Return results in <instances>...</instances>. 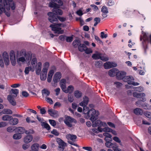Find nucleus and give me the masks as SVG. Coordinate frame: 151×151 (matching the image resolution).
I'll return each mask as SVG.
<instances>
[{
  "mask_svg": "<svg viewBox=\"0 0 151 151\" xmlns=\"http://www.w3.org/2000/svg\"><path fill=\"white\" fill-rule=\"evenodd\" d=\"M83 107V111L84 114H88L90 110L88 107L87 106H84Z\"/></svg>",
  "mask_w": 151,
  "mask_h": 151,
  "instance_id": "obj_44",
  "label": "nucleus"
},
{
  "mask_svg": "<svg viewBox=\"0 0 151 151\" xmlns=\"http://www.w3.org/2000/svg\"><path fill=\"white\" fill-rule=\"evenodd\" d=\"M47 77V75L41 73L40 75V78L42 80H45Z\"/></svg>",
  "mask_w": 151,
  "mask_h": 151,
  "instance_id": "obj_50",
  "label": "nucleus"
},
{
  "mask_svg": "<svg viewBox=\"0 0 151 151\" xmlns=\"http://www.w3.org/2000/svg\"><path fill=\"white\" fill-rule=\"evenodd\" d=\"M95 65L98 67H101L102 66V62L101 61H96L95 63Z\"/></svg>",
  "mask_w": 151,
  "mask_h": 151,
  "instance_id": "obj_49",
  "label": "nucleus"
},
{
  "mask_svg": "<svg viewBox=\"0 0 151 151\" xmlns=\"http://www.w3.org/2000/svg\"><path fill=\"white\" fill-rule=\"evenodd\" d=\"M74 95L76 98H79L82 96V93L80 91L77 90L74 92Z\"/></svg>",
  "mask_w": 151,
  "mask_h": 151,
  "instance_id": "obj_39",
  "label": "nucleus"
},
{
  "mask_svg": "<svg viewBox=\"0 0 151 151\" xmlns=\"http://www.w3.org/2000/svg\"><path fill=\"white\" fill-rule=\"evenodd\" d=\"M123 81L127 82V84L125 85V87L127 89H129L132 87V79L131 76H127L123 78Z\"/></svg>",
  "mask_w": 151,
  "mask_h": 151,
  "instance_id": "obj_6",
  "label": "nucleus"
},
{
  "mask_svg": "<svg viewBox=\"0 0 151 151\" xmlns=\"http://www.w3.org/2000/svg\"><path fill=\"white\" fill-rule=\"evenodd\" d=\"M103 135L105 137L108 138H110V140H112V136L110 134L106 132H105L104 133Z\"/></svg>",
  "mask_w": 151,
  "mask_h": 151,
  "instance_id": "obj_53",
  "label": "nucleus"
},
{
  "mask_svg": "<svg viewBox=\"0 0 151 151\" xmlns=\"http://www.w3.org/2000/svg\"><path fill=\"white\" fill-rule=\"evenodd\" d=\"M47 15L49 16L48 19L51 22H57L58 20L57 18L56 17L54 13L49 12L48 13Z\"/></svg>",
  "mask_w": 151,
  "mask_h": 151,
  "instance_id": "obj_10",
  "label": "nucleus"
},
{
  "mask_svg": "<svg viewBox=\"0 0 151 151\" xmlns=\"http://www.w3.org/2000/svg\"><path fill=\"white\" fill-rule=\"evenodd\" d=\"M42 94L43 96L47 97L50 94V91L46 89H44L42 90Z\"/></svg>",
  "mask_w": 151,
  "mask_h": 151,
  "instance_id": "obj_30",
  "label": "nucleus"
},
{
  "mask_svg": "<svg viewBox=\"0 0 151 151\" xmlns=\"http://www.w3.org/2000/svg\"><path fill=\"white\" fill-rule=\"evenodd\" d=\"M7 4L9 5L10 7H11L12 10H14L15 9V5L14 2L12 1L9 4L7 2Z\"/></svg>",
  "mask_w": 151,
  "mask_h": 151,
  "instance_id": "obj_45",
  "label": "nucleus"
},
{
  "mask_svg": "<svg viewBox=\"0 0 151 151\" xmlns=\"http://www.w3.org/2000/svg\"><path fill=\"white\" fill-rule=\"evenodd\" d=\"M3 3L0 4V14L2 13L3 12H5L6 15L9 17L10 15L9 12H6L5 10V9L7 10H9L10 9V6L9 4H7V1L6 0H3Z\"/></svg>",
  "mask_w": 151,
  "mask_h": 151,
  "instance_id": "obj_2",
  "label": "nucleus"
},
{
  "mask_svg": "<svg viewBox=\"0 0 151 151\" xmlns=\"http://www.w3.org/2000/svg\"><path fill=\"white\" fill-rule=\"evenodd\" d=\"M85 52L87 54H90L92 53V50L90 48H88L86 47V48H85L84 50Z\"/></svg>",
  "mask_w": 151,
  "mask_h": 151,
  "instance_id": "obj_51",
  "label": "nucleus"
},
{
  "mask_svg": "<svg viewBox=\"0 0 151 151\" xmlns=\"http://www.w3.org/2000/svg\"><path fill=\"white\" fill-rule=\"evenodd\" d=\"M7 99L12 105L13 106H15L16 105V102L15 101L14 99L13 96L12 94H11L8 95Z\"/></svg>",
  "mask_w": 151,
  "mask_h": 151,
  "instance_id": "obj_17",
  "label": "nucleus"
},
{
  "mask_svg": "<svg viewBox=\"0 0 151 151\" xmlns=\"http://www.w3.org/2000/svg\"><path fill=\"white\" fill-rule=\"evenodd\" d=\"M141 107L146 109H151V105L146 104H144L141 105Z\"/></svg>",
  "mask_w": 151,
  "mask_h": 151,
  "instance_id": "obj_41",
  "label": "nucleus"
},
{
  "mask_svg": "<svg viewBox=\"0 0 151 151\" xmlns=\"http://www.w3.org/2000/svg\"><path fill=\"white\" fill-rule=\"evenodd\" d=\"M100 59L104 61H106L108 60L109 58L105 56H102L101 55Z\"/></svg>",
  "mask_w": 151,
  "mask_h": 151,
  "instance_id": "obj_63",
  "label": "nucleus"
},
{
  "mask_svg": "<svg viewBox=\"0 0 151 151\" xmlns=\"http://www.w3.org/2000/svg\"><path fill=\"white\" fill-rule=\"evenodd\" d=\"M12 119V116L9 115H4L2 117V119L3 121H9Z\"/></svg>",
  "mask_w": 151,
  "mask_h": 151,
  "instance_id": "obj_33",
  "label": "nucleus"
},
{
  "mask_svg": "<svg viewBox=\"0 0 151 151\" xmlns=\"http://www.w3.org/2000/svg\"><path fill=\"white\" fill-rule=\"evenodd\" d=\"M105 127L102 128L101 127H98V129L100 132H110L111 131V129L109 127Z\"/></svg>",
  "mask_w": 151,
  "mask_h": 151,
  "instance_id": "obj_23",
  "label": "nucleus"
},
{
  "mask_svg": "<svg viewBox=\"0 0 151 151\" xmlns=\"http://www.w3.org/2000/svg\"><path fill=\"white\" fill-rule=\"evenodd\" d=\"M56 141L58 145V147L60 149V150L63 151L66 146V143L59 138H57Z\"/></svg>",
  "mask_w": 151,
  "mask_h": 151,
  "instance_id": "obj_8",
  "label": "nucleus"
},
{
  "mask_svg": "<svg viewBox=\"0 0 151 151\" xmlns=\"http://www.w3.org/2000/svg\"><path fill=\"white\" fill-rule=\"evenodd\" d=\"M105 145L108 147H111L113 146V144L110 142H106L105 143Z\"/></svg>",
  "mask_w": 151,
  "mask_h": 151,
  "instance_id": "obj_59",
  "label": "nucleus"
},
{
  "mask_svg": "<svg viewBox=\"0 0 151 151\" xmlns=\"http://www.w3.org/2000/svg\"><path fill=\"white\" fill-rule=\"evenodd\" d=\"M101 55V53L97 52L96 53L93 54L92 55V57L93 59L96 60L100 59Z\"/></svg>",
  "mask_w": 151,
  "mask_h": 151,
  "instance_id": "obj_38",
  "label": "nucleus"
},
{
  "mask_svg": "<svg viewBox=\"0 0 151 151\" xmlns=\"http://www.w3.org/2000/svg\"><path fill=\"white\" fill-rule=\"evenodd\" d=\"M133 89L135 91L139 92L143 91L144 90L143 87L140 86L134 88L133 87Z\"/></svg>",
  "mask_w": 151,
  "mask_h": 151,
  "instance_id": "obj_43",
  "label": "nucleus"
},
{
  "mask_svg": "<svg viewBox=\"0 0 151 151\" xmlns=\"http://www.w3.org/2000/svg\"><path fill=\"white\" fill-rule=\"evenodd\" d=\"M39 144L37 143L33 144L31 147L32 150L35 151H38L39 149Z\"/></svg>",
  "mask_w": 151,
  "mask_h": 151,
  "instance_id": "obj_31",
  "label": "nucleus"
},
{
  "mask_svg": "<svg viewBox=\"0 0 151 151\" xmlns=\"http://www.w3.org/2000/svg\"><path fill=\"white\" fill-rule=\"evenodd\" d=\"M13 137L14 139H19L21 138L22 135L20 134L16 133L13 135Z\"/></svg>",
  "mask_w": 151,
  "mask_h": 151,
  "instance_id": "obj_42",
  "label": "nucleus"
},
{
  "mask_svg": "<svg viewBox=\"0 0 151 151\" xmlns=\"http://www.w3.org/2000/svg\"><path fill=\"white\" fill-rule=\"evenodd\" d=\"M41 125L48 130L50 129V125L47 123H45L44 122H41Z\"/></svg>",
  "mask_w": 151,
  "mask_h": 151,
  "instance_id": "obj_40",
  "label": "nucleus"
},
{
  "mask_svg": "<svg viewBox=\"0 0 151 151\" xmlns=\"http://www.w3.org/2000/svg\"><path fill=\"white\" fill-rule=\"evenodd\" d=\"M126 73L124 71H120L118 72L116 74V76L117 78L119 79H123L125 77L126 75Z\"/></svg>",
  "mask_w": 151,
  "mask_h": 151,
  "instance_id": "obj_15",
  "label": "nucleus"
},
{
  "mask_svg": "<svg viewBox=\"0 0 151 151\" xmlns=\"http://www.w3.org/2000/svg\"><path fill=\"white\" fill-rule=\"evenodd\" d=\"M92 126L93 127H96L97 126H99V127H106L107 126V124L106 122H102L99 120H98L93 123Z\"/></svg>",
  "mask_w": 151,
  "mask_h": 151,
  "instance_id": "obj_7",
  "label": "nucleus"
},
{
  "mask_svg": "<svg viewBox=\"0 0 151 151\" xmlns=\"http://www.w3.org/2000/svg\"><path fill=\"white\" fill-rule=\"evenodd\" d=\"M134 112L136 115H142L143 114V111L141 109L137 108L134 109Z\"/></svg>",
  "mask_w": 151,
  "mask_h": 151,
  "instance_id": "obj_28",
  "label": "nucleus"
},
{
  "mask_svg": "<svg viewBox=\"0 0 151 151\" xmlns=\"http://www.w3.org/2000/svg\"><path fill=\"white\" fill-rule=\"evenodd\" d=\"M143 40L145 41H150V43L151 44V35L150 36V40H149L148 38L147 37L146 33H144L143 34Z\"/></svg>",
  "mask_w": 151,
  "mask_h": 151,
  "instance_id": "obj_36",
  "label": "nucleus"
},
{
  "mask_svg": "<svg viewBox=\"0 0 151 151\" xmlns=\"http://www.w3.org/2000/svg\"><path fill=\"white\" fill-rule=\"evenodd\" d=\"M54 71L53 70H51L48 73L47 78V81L48 82H50L51 81Z\"/></svg>",
  "mask_w": 151,
  "mask_h": 151,
  "instance_id": "obj_25",
  "label": "nucleus"
},
{
  "mask_svg": "<svg viewBox=\"0 0 151 151\" xmlns=\"http://www.w3.org/2000/svg\"><path fill=\"white\" fill-rule=\"evenodd\" d=\"M49 114L51 116L54 117H57L58 116V112L55 110L50 109L48 110Z\"/></svg>",
  "mask_w": 151,
  "mask_h": 151,
  "instance_id": "obj_13",
  "label": "nucleus"
},
{
  "mask_svg": "<svg viewBox=\"0 0 151 151\" xmlns=\"http://www.w3.org/2000/svg\"><path fill=\"white\" fill-rule=\"evenodd\" d=\"M61 88L63 91L66 88V80L65 79H61L60 82Z\"/></svg>",
  "mask_w": 151,
  "mask_h": 151,
  "instance_id": "obj_22",
  "label": "nucleus"
},
{
  "mask_svg": "<svg viewBox=\"0 0 151 151\" xmlns=\"http://www.w3.org/2000/svg\"><path fill=\"white\" fill-rule=\"evenodd\" d=\"M49 122L50 124L53 127H55L56 125V122L54 120L49 119Z\"/></svg>",
  "mask_w": 151,
  "mask_h": 151,
  "instance_id": "obj_52",
  "label": "nucleus"
},
{
  "mask_svg": "<svg viewBox=\"0 0 151 151\" xmlns=\"http://www.w3.org/2000/svg\"><path fill=\"white\" fill-rule=\"evenodd\" d=\"M61 74L60 72H58L56 73L54 75L53 81L55 83L57 82L61 78Z\"/></svg>",
  "mask_w": 151,
  "mask_h": 151,
  "instance_id": "obj_16",
  "label": "nucleus"
},
{
  "mask_svg": "<svg viewBox=\"0 0 151 151\" xmlns=\"http://www.w3.org/2000/svg\"><path fill=\"white\" fill-rule=\"evenodd\" d=\"M108 36L107 34H105L104 32H101V37L103 39L104 38H106Z\"/></svg>",
  "mask_w": 151,
  "mask_h": 151,
  "instance_id": "obj_58",
  "label": "nucleus"
},
{
  "mask_svg": "<svg viewBox=\"0 0 151 151\" xmlns=\"http://www.w3.org/2000/svg\"><path fill=\"white\" fill-rule=\"evenodd\" d=\"M2 113L5 114H11L12 113V111L9 109H4L2 111Z\"/></svg>",
  "mask_w": 151,
  "mask_h": 151,
  "instance_id": "obj_34",
  "label": "nucleus"
},
{
  "mask_svg": "<svg viewBox=\"0 0 151 151\" xmlns=\"http://www.w3.org/2000/svg\"><path fill=\"white\" fill-rule=\"evenodd\" d=\"M51 133L57 136H58L59 134V133L57 131V130L55 129H53L51 131Z\"/></svg>",
  "mask_w": 151,
  "mask_h": 151,
  "instance_id": "obj_61",
  "label": "nucleus"
},
{
  "mask_svg": "<svg viewBox=\"0 0 151 151\" xmlns=\"http://www.w3.org/2000/svg\"><path fill=\"white\" fill-rule=\"evenodd\" d=\"M118 70L116 68H114L110 70L109 71V75L110 76H114L118 73Z\"/></svg>",
  "mask_w": 151,
  "mask_h": 151,
  "instance_id": "obj_20",
  "label": "nucleus"
},
{
  "mask_svg": "<svg viewBox=\"0 0 151 151\" xmlns=\"http://www.w3.org/2000/svg\"><path fill=\"white\" fill-rule=\"evenodd\" d=\"M86 48V46L84 44H80L78 46V50L81 52L84 51Z\"/></svg>",
  "mask_w": 151,
  "mask_h": 151,
  "instance_id": "obj_35",
  "label": "nucleus"
},
{
  "mask_svg": "<svg viewBox=\"0 0 151 151\" xmlns=\"http://www.w3.org/2000/svg\"><path fill=\"white\" fill-rule=\"evenodd\" d=\"M133 95L134 97L139 98L141 96H145V93H137L135 92L133 93Z\"/></svg>",
  "mask_w": 151,
  "mask_h": 151,
  "instance_id": "obj_29",
  "label": "nucleus"
},
{
  "mask_svg": "<svg viewBox=\"0 0 151 151\" xmlns=\"http://www.w3.org/2000/svg\"><path fill=\"white\" fill-rule=\"evenodd\" d=\"M114 3L113 1L109 0L108 2L107 5L109 6H111L114 5Z\"/></svg>",
  "mask_w": 151,
  "mask_h": 151,
  "instance_id": "obj_64",
  "label": "nucleus"
},
{
  "mask_svg": "<svg viewBox=\"0 0 151 151\" xmlns=\"http://www.w3.org/2000/svg\"><path fill=\"white\" fill-rule=\"evenodd\" d=\"M64 122L68 126L71 127H72V123H76L77 121L73 118L70 116H67L65 118V119L64 120Z\"/></svg>",
  "mask_w": 151,
  "mask_h": 151,
  "instance_id": "obj_5",
  "label": "nucleus"
},
{
  "mask_svg": "<svg viewBox=\"0 0 151 151\" xmlns=\"http://www.w3.org/2000/svg\"><path fill=\"white\" fill-rule=\"evenodd\" d=\"M33 137L31 135H27L24 137L23 139L24 142L28 143L30 142L33 139Z\"/></svg>",
  "mask_w": 151,
  "mask_h": 151,
  "instance_id": "obj_19",
  "label": "nucleus"
},
{
  "mask_svg": "<svg viewBox=\"0 0 151 151\" xmlns=\"http://www.w3.org/2000/svg\"><path fill=\"white\" fill-rule=\"evenodd\" d=\"M73 90L74 88L73 86H72L70 85L67 88H66L63 91L66 93H70L73 91Z\"/></svg>",
  "mask_w": 151,
  "mask_h": 151,
  "instance_id": "obj_27",
  "label": "nucleus"
},
{
  "mask_svg": "<svg viewBox=\"0 0 151 151\" xmlns=\"http://www.w3.org/2000/svg\"><path fill=\"white\" fill-rule=\"evenodd\" d=\"M45 100L47 102L49 103L50 104H52L53 103V101L50 98H49L48 97H46L45 98Z\"/></svg>",
  "mask_w": 151,
  "mask_h": 151,
  "instance_id": "obj_57",
  "label": "nucleus"
},
{
  "mask_svg": "<svg viewBox=\"0 0 151 151\" xmlns=\"http://www.w3.org/2000/svg\"><path fill=\"white\" fill-rule=\"evenodd\" d=\"M16 131L18 133L21 134L25 132V130L24 128L20 127L17 128L16 129Z\"/></svg>",
  "mask_w": 151,
  "mask_h": 151,
  "instance_id": "obj_32",
  "label": "nucleus"
},
{
  "mask_svg": "<svg viewBox=\"0 0 151 151\" xmlns=\"http://www.w3.org/2000/svg\"><path fill=\"white\" fill-rule=\"evenodd\" d=\"M104 68L106 69H109L113 67H116L117 64L114 62H106L104 65Z\"/></svg>",
  "mask_w": 151,
  "mask_h": 151,
  "instance_id": "obj_9",
  "label": "nucleus"
},
{
  "mask_svg": "<svg viewBox=\"0 0 151 151\" xmlns=\"http://www.w3.org/2000/svg\"><path fill=\"white\" fill-rule=\"evenodd\" d=\"M7 123L4 122H0V128L6 126Z\"/></svg>",
  "mask_w": 151,
  "mask_h": 151,
  "instance_id": "obj_55",
  "label": "nucleus"
},
{
  "mask_svg": "<svg viewBox=\"0 0 151 151\" xmlns=\"http://www.w3.org/2000/svg\"><path fill=\"white\" fill-rule=\"evenodd\" d=\"M3 56L5 65H8L9 63V60L7 52H4Z\"/></svg>",
  "mask_w": 151,
  "mask_h": 151,
  "instance_id": "obj_14",
  "label": "nucleus"
},
{
  "mask_svg": "<svg viewBox=\"0 0 151 151\" xmlns=\"http://www.w3.org/2000/svg\"><path fill=\"white\" fill-rule=\"evenodd\" d=\"M99 115V112L98 111H96L93 109H91L88 114L87 116L86 117L87 118H88L91 117L90 120L93 122L98 119V116Z\"/></svg>",
  "mask_w": 151,
  "mask_h": 151,
  "instance_id": "obj_1",
  "label": "nucleus"
},
{
  "mask_svg": "<svg viewBox=\"0 0 151 151\" xmlns=\"http://www.w3.org/2000/svg\"><path fill=\"white\" fill-rule=\"evenodd\" d=\"M25 61V59L24 57H21L19 58L17 60V62L18 63L21 62L24 63Z\"/></svg>",
  "mask_w": 151,
  "mask_h": 151,
  "instance_id": "obj_54",
  "label": "nucleus"
},
{
  "mask_svg": "<svg viewBox=\"0 0 151 151\" xmlns=\"http://www.w3.org/2000/svg\"><path fill=\"white\" fill-rule=\"evenodd\" d=\"M25 132L26 134L29 135L30 134H33L34 133V131L32 129H29L28 130H25Z\"/></svg>",
  "mask_w": 151,
  "mask_h": 151,
  "instance_id": "obj_60",
  "label": "nucleus"
},
{
  "mask_svg": "<svg viewBox=\"0 0 151 151\" xmlns=\"http://www.w3.org/2000/svg\"><path fill=\"white\" fill-rule=\"evenodd\" d=\"M10 59H11L15 58V56L14 52L13 51H12L10 52Z\"/></svg>",
  "mask_w": 151,
  "mask_h": 151,
  "instance_id": "obj_62",
  "label": "nucleus"
},
{
  "mask_svg": "<svg viewBox=\"0 0 151 151\" xmlns=\"http://www.w3.org/2000/svg\"><path fill=\"white\" fill-rule=\"evenodd\" d=\"M63 5V2L61 0H50L48 4L50 7H56L57 5L61 6Z\"/></svg>",
  "mask_w": 151,
  "mask_h": 151,
  "instance_id": "obj_4",
  "label": "nucleus"
},
{
  "mask_svg": "<svg viewBox=\"0 0 151 151\" xmlns=\"http://www.w3.org/2000/svg\"><path fill=\"white\" fill-rule=\"evenodd\" d=\"M101 11L102 12V16L103 18L107 17L109 11L107 8L106 6H103L101 9Z\"/></svg>",
  "mask_w": 151,
  "mask_h": 151,
  "instance_id": "obj_11",
  "label": "nucleus"
},
{
  "mask_svg": "<svg viewBox=\"0 0 151 151\" xmlns=\"http://www.w3.org/2000/svg\"><path fill=\"white\" fill-rule=\"evenodd\" d=\"M95 23L94 26H96L100 21V19L99 17H96L94 19Z\"/></svg>",
  "mask_w": 151,
  "mask_h": 151,
  "instance_id": "obj_47",
  "label": "nucleus"
},
{
  "mask_svg": "<svg viewBox=\"0 0 151 151\" xmlns=\"http://www.w3.org/2000/svg\"><path fill=\"white\" fill-rule=\"evenodd\" d=\"M80 44V41L79 40H75L73 42V46L75 48L77 47L78 45Z\"/></svg>",
  "mask_w": 151,
  "mask_h": 151,
  "instance_id": "obj_37",
  "label": "nucleus"
},
{
  "mask_svg": "<svg viewBox=\"0 0 151 151\" xmlns=\"http://www.w3.org/2000/svg\"><path fill=\"white\" fill-rule=\"evenodd\" d=\"M11 120H12L11 124L13 125H16L18 122V120L17 118H12Z\"/></svg>",
  "mask_w": 151,
  "mask_h": 151,
  "instance_id": "obj_46",
  "label": "nucleus"
},
{
  "mask_svg": "<svg viewBox=\"0 0 151 151\" xmlns=\"http://www.w3.org/2000/svg\"><path fill=\"white\" fill-rule=\"evenodd\" d=\"M88 102V98L87 97L85 96L83 97V101L79 103V105L82 106H86L87 105Z\"/></svg>",
  "mask_w": 151,
  "mask_h": 151,
  "instance_id": "obj_18",
  "label": "nucleus"
},
{
  "mask_svg": "<svg viewBox=\"0 0 151 151\" xmlns=\"http://www.w3.org/2000/svg\"><path fill=\"white\" fill-rule=\"evenodd\" d=\"M144 114L145 116L148 118H151V113L147 111L145 112Z\"/></svg>",
  "mask_w": 151,
  "mask_h": 151,
  "instance_id": "obj_56",
  "label": "nucleus"
},
{
  "mask_svg": "<svg viewBox=\"0 0 151 151\" xmlns=\"http://www.w3.org/2000/svg\"><path fill=\"white\" fill-rule=\"evenodd\" d=\"M66 137L68 140H71L73 141H75L77 138V137L76 135L70 134L66 135Z\"/></svg>",
  "mask_w": 151,
  "mask_h": 151,
  "instance_id": "obj_21",
  "label": "nucleus"
},
{
  "mask_svg": "<svg viewBox=\"0 0 151 151\" xmlns=\"http://www.w3.org/2000/svg\"><path fill=\"white\" fill-rule=\"evenodd\" d=\"M42 66V63L41 62H39L37 64L36 66V73L37 74H39V73L41 70V68Z\"/></svg>",
  "mask_w": 151,
  "mask_h": 151,
  "instance_id": "obj_26",
  "label": "nucleus"
},
{
  "mask_svg": "<svg viewBox=\"0 0 151 151\" xmlns=\"http://www.w3.org/2000/svg\"><path fill=\"white\" fill-rule=\"evenodd\" d=\"M37 62V59L35 58H33L32 60L30 66V70L31 71L33 72L34 71Z\"/></svg>",
  "mask_w": 151,
  "mask_h": 151,
  "instance_id": "obj_12",
  "label": "nucleus"
},
{
  "mask_svg": "<svg viewBox=\"0 0 151 151\" xmlns=\"http://www.w3.org/2000/svg\"><path fill=\"white\" fill-rule=\"evenodd\" d=\"M11 91L12 93L15 95L14 96V97H16L17 95L19 93V90L17 89H12Z\"/></svg>",
  "mask_w": 151,
  "mask_h": 151,
  "instance_id": "obj_48",
  "label": "nucleus"
},
{
  "mask_svg": "<svg viewBox=\"0 0 151 151\" xmlns=\"http://www.w3.org/2000/svg\"><path fill=\"white\" fill-rule=\"evenodd\" d=\"M50 27L51 28L52 30L54 31L55 33L62 34L63 33V30H61V27H63L61 24L55 23L51 24Z\"/></svg>",
  "mask_w": 151,
  "mask_h": 151,
  "instance_id": "obj_3",
  "label": "nucleus"
},
{
  "mask_svg": "<svg viewBox=\"0 0 151 151\" xmlns=\"http://www.w3.org/2000/svg\"><path fill=\"white\" fill-rule=\"evenodd\" d=\"M53 8L52 9L53 12H54V13L55 14H59L61 15L63 14V12L62 11L58 8H56L55 7H53Z\"/></svg>",
  "mask_w": 151,
  "mask_h": 151,
  "instance_id": "obj_24",
  "label": "nucleus"
}]
</instances>
